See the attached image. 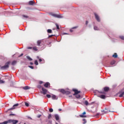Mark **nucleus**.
Masks as SVG:
<instances>
[{
	"instance_id": "nucleus-1",
	"label": "nucleus",
	"mask_w": 124,
	"mask_h": 124,
	"mask_svg": "<svg viewBox=\"0 0 124 124\" xmlns=\"http://www.w3.org/2000/svg\"><path fill=\"white\" fill-rule=\"evenodd\" d=\"M9 64H10V62H7L5 65L2 66L0 67L1 69H7L9 67Z\"/></svg>"
},
{
	"instance_id": "nucleus-2",
	"label": "nucleus",
	"mask_w": 124,
	"mask_h": 124,
	"mask_svg": "<svg viewBox=\"0 0 124 124\" xmlns=\"http://www.w3.org/2000/svg\"><path fill=\"white\" fill-rule=\"evenodd\" d=\"M17 106H19V104H15L13 106V108L8 109L7 110H5V113H7L8 112V111H10V110H13V109H15L16 108L15 107H17Z\"/></svg>"
},
{
	"instance_id": "nucleus-3",
	"label": "nucleus",
	"mask_w": 124,
	"mask_h": 124,
	"mask_svg": "<svg viewBox=\"0 0 124 124\" xmlns=\"http://www.w3.org/2000/svg\"><path fill=\"white\" fill-rule=\"evenodd\" d=\"M73 92H74V93L73 94V95H76L78 94V93H81V91H78L77 89H73Z\"/></svg>"
},
{
	"instance_id": "nucleus-4",
	"label": "nucleus",
	"mask_w": 124,
	"mask_h": 124,
	"mask_svg": "<svg viewBox=\"0 0 124 124\" xmlns=\"http://www.w3.org/2000/svg\"><path fill=\"white\" fill-rule=\"evenodd\" d=\"M94 15L95 16V18L97 21V22H100V18H99V16H98V15H97L96 13H94Z\"/></svg>"
},
{
	"instance_id": "nucleus-5",
	"label": "nucleus",
	"mask_w": 124,
	"mask_h": 124,
	"mask_svg": "<svg viewBox=\"0 0 124 124\" xmlns=\"http://www.w3.org/2000/svg\"><path fill=\"white\" fill-rule=\"evenodd\" d=\"M102 113H103V114H107L108 113H109V112H110V111H109V110L107 108H105V109H103L101 110Z\"/></svg>"
},
{
	"instance_id": "nucleus-6",
	"label": "nucleus",
	"mask_w": 124,
	"mask_h": 124,
	"mask_svg": "<svg viewBox=\"0 0 124 124\" xmlns=\"http://www.w3.org/2000/svg\"><path fill=\"white\" fill-rule=\"evenodd\" d=\"M52 16L53 17H55V18H62V16L57 15V14H53Z\"/></svg>"
},
{
	"instance_id": "nucleus-7",
	"label": "nucleus",
	"mask_w": 124,
	"mask_h": 124,
	"mask_svg": "<svg viewBox=\"0 0 124 124\" xmlns=\"http://www.w3.org/2000/svg\"><path fill=\"white\" fill-rule=\"evenodd\" d=\"M42 90L43 91V94H46L47 93V90L44 88H42Z\"/></svg>"
},
{
	"instance_id": "nucleus-8",
	"label": "nucleus",
	"mask_w": 124,
	"mask_h": 124,
	"mask_svg": "<svg viewBox=\"0 0 124 124\" xmlns=\"http://www.w3.org/2000/svg\"><path fill=\"white\" fill-rule=\"evenodd\" d=\"M86 115V112H85V111H84V112H83L82 115H79V116H80V118H86L87 116H86V115Z\"/></svg>"
},
{
	"instance_id": "nucleus-9",
	"label": "nucleus",
	"mask_w": 124,
	"mask_h": 124,
	"mask_svg": "<svg viewBox=\"0 0 124 124\" xmlns=\"http://www.w3.org/2000/svg\"><path fill=\"white\" fill-rule=\"evenodd\" d=\"M109 90H110V88H109V87H105V88H104V92H109Z\"/></svg>"
},
{
	"instance_id": "nucleus-10",
	"label": "nucleus",
	"mask_w": 124,
	"mask_h": 124,
	"mask_svg": "<svg viewBox=\"0 0 124 124\" xmlns=\"http://www.w3.org/2000/svg\"><path fill=\"white\" fill-rule=\"evenodd\" d=\"M49 86H50V83L49 82H46L44 84V87H45V88H48Z\"/></svg>"
},
{
	"instance_id": "nucleus-11",
	"label": "nucleus",
	"mask_w": 124,
	"mask_h": 124,
	"mask_svg": "<svg viewBox=\"0 0 124 124\" xmlns=\"http://www.w3.org/2000/svg\"><path fill=\"white\" fill-rule=\"evenodd\" d=\"M54 117H55L56 121H59V120H60V117H59V115L58 114H55L54 115Z\"/></svg>"
},
{
	"instance_id": "nucleus-12",
	"label": "nucleus",
	"mask_w": 124,
	"mask_h": 124,
	"mask_svg": "<svg viewBox=\"0 0 124 124\" xmlns=\"http://www.w3.org/2000/svg\"><path fill=\"white\" fill-rule=\"evenodd\" d=\"M22 89L23 90H30V89H31V87L29 86H25L22 87Z\"/></svg>"
},
{
	"instance_id": "nucleus-13",
	"label": "nucleus",
	"mask_w": 124,
	"mask_h": 124,
	"mask_svg": "<svg viewBox=\"0 0 124 124\" xmlns=\"http://www.w3.org/2000/svg\"><path fill=\"white\" fill-rule=\"evenodd\" d=\"M29 5H33L34 4V1L31 0L29 2Z\"/></svg>"
},
{
	"instance_id": "nucleus-14",
	"label": "nucleus",
	"mask_w": 124,
	"mask_h": 124,
	"mask_svg": "<svg viewBox=\"0 0 124 124\" xmlns=\"http://www.w3.org/2000/svg\"><path fill=\"white\" fill-rule=\"evenodd\" d=\"M42 43V40H38L37 42V46H40V44Z\"/></svg>"
},
{
	"instance_id": "nucleus-15",
	"label": "nucleus",
	"mask_w": 124,
	"mask_h": 124,
	"mask_svg": "<svg viewBox=\"0 0 124 124\" xmlns=\"http://www.w3.org/2000/svg\"><path fill=\"white\" fill-rule=\"evenodd\" d=\"M77 28H78V26H75V27H73L70 30V32H73V30H74V29H77Z\"/></svg>"
},
{
	"instance_id": "nucleus-16",
	"label": "nucleus",
	"mask_w": 124,
	"mask_h": 124,
	"mask_svg": "<svg viewBox=\"0 0 124 124\" xmlns=\"http://www.w3.org/2000/svg\"><path fill=\"white\" fill-rule=\"evenodd\" d=\"M115 63H116V61H115V60H112L110 62V65H114V64H115Z\"/></svg>"
},
{
	"instance_id": "nucleus-17",
	"label": "nucleus",
	"mask_w": 124,
	"mask_h": 124,
	"mask_svg": "<svg viewBox=\"0 0 124 124\" xmlns=\"http://www.w3.org/2000/svg\"><path fill=\"white\" fill-rule=\"evenodd\" d=\"M17 63V61H14L12 62V65H15V64H16Z\"/></svg>"
},
{
	"instance_id": "nucleus-18",
	"label": "nucleus",
	"mask_w": 124,
	"mask_h": 124,
	"mask_svg": "<svg viewBox=\"0 0 124 124\" xmlns=\"http://www.w3.org/2000/svg\"><path fill=\"white\" fill-rule=\"evenodd\" d=\"M60 92L62 93H63V94H65V90H64V89H61L60 90Z\"/></svg>"
},
{
	"instance_id": "nucleus-19",
	"label": "nucleus",
	"mask_w": 124,
	"mask_h": 124,
	"mask_svg": "<svg viewBox=\"0 0 124 124\" xmlns=\"http://www.w3.org/2000/svg\"><path fill=\"white\" fill-rule=\"evenodd\" d=\"M100 97L101 98H102V99H105V97H106V96H105V95L102 94L100 96Z\"/></svg>"
},
{
	"instance_id": "nucleus-20",
	"label": "nucleus",
	"mask_w": 124,
	"mask_h": 124,
	"mask_svg": "<svg viewBox=\"0 0 124 124\" xmlns=\"http://www.w3.org/2000/svg\"><path fill=\"white\" fill-rule=\"evenodd\" d=\"M33 51H38V49L37 46H34L32 47Z\"/></svg>"
},
{
	"instance_id": "nucleus-21",
	"label": "nucleus",
	"mask_w": 124,
	"mask_h": 124,
	"mask_svg": "<svg viewBox=\"0 0 124 124\" xmlns=\"http://www.w3.org/2000/svg\"><path fill=\"white\" fill-rule=\"evenodd\" d=\"M93 29L94 30V31H99V29L98 27L96 26H94Z\"/></svg>"
},
{
	"instance_id": "nucleus-22",
	"label": "nucleus",
	"mask_w": 124,
	"mask_h": 124,
	"mask_svg": "<svg viewBox=\"0 0 124 124\" xmlns=\"http://www.w3.org/2000/svg\"><path fill=\"white\" fill-rule=\"evenodd\" d=\"M113 58H118V54L117 53H115L113 55H112Z\"/></svg>"
},
{
	"instance_id": "nucleus-23",
	"label": "nucleus",
	"mask_w": 124,
	"mask_h": 124,
	"mask_svg": "<svg viewBox=\"0 0 124 124\" xmlns=\"http://www.w3.org/2000/svg\"><path fill=\"white\" fill-rule=\"evenodd\" d=\"M123 92L119 95V97H123L124 95V91H123Z\"/></svg>"
},
{
	"instance_id": "nucleus-24",
	"label": "nucleus",
	"mask_w": 124,
	"mask_h": 124,
	"mask_svg": "<svg viewBox=\"0 0 124 124\" xmlns=\"http://www.w3.org/2000/svg\"><path fill=\"white\" fill-rule=\"evenodd\" d=\"M65 94H70V91H65Z\"/></svg>"
},
{
	"instance_id": "nucleus-25",
	"label": "nucleus",
	"mask_w": 124,
	"mask_h": 124,
	"mask_svg": "<svg viewBox=\"0 0 124 124\" xmlns=\"http://www.w3.org/2000/svg\"><path fill=\"white\" fill-rule=\"evenodd\" d=\"M52 99H57V96L55 95H52L51 96Z\"/></svg>"
},
{
	"instance_id": "nucleus-26",
	"label": "nucleus",
	"mask_w": 124,
	"mask_h": 124,
	"mask_svg": "<svg viewBox=\"0 0 124 124\" xmlns=\"http://www.w3.org/2000/svg\"><path fill=\"white\" fill-rule=\"evenodd\" d=\"M9 122V120L8 121H4V122L0 123V124H7Z\"/></svg>"
},
{
	"instance_id": "nucleus-27",
	"label": "nucleus",
	"mask_w": 124,
	"mask_h": 124,
	"mask_svg": "<svg viewBox=\"0 0 124 124\" xmlns=\"http://www.w3.org/2000/svg\"><path fill=\"white\" fill-rule=\"evenodd\" d=\"M76 97L77 98H80L81 97V95L77 94V95H76Z\"/></svg>"
},
{
	"instance_id": "nucleus-28",
	"label": "nucleus",
	"mask_w": 124,
	"mask_h": 124,
	"mask_svg": "<svg viewBox=\"0 0 124 124\" xmlns=\"http://www.w3.org/2000/svg\"><path fill=\"white\" fill-rule=\"evenodd\" d=\"M48 33H52V30L48 29L47 31Z\"/></svg>"
},
{
	"instance_id": "nucleus-29",
	"label": "nucleus",
	"mask_w": 124,
	"mask_h": 124,
	"mask_svg": "<svg viewBox=\"0 0 124 124\" xmlns=\"http://www.w3.org/2000/svg\"><path fill=\"white\" fill-rule=\"evenodd\" d=\"M84 104H85L86 106H88V105H89V102H88V101H85Z\"/></svg>"
},
{
	"instance_id": "nucleus-30",
	"label": "nucleus",
	"mask_w": 124,
	"mask_h": 124,
	"mask_svg": "<svg viewBox=\"0 0 124 124\" xmlns=\"http://www.w3.org/2000/svg\"><path fill=\"white\" fill-rule=\"evenodd\" d=\"M55 25L56 26L57 29L59 30L60 29V26H59V24H58L57 23H56Z\"/></svg>"
},
{
	"instance_id": "nucleus-31",
	"label": "nucleus",
	"mask_w": 124,
	"mask_h": 124,
	"mask_svg": "<svg viewBox=\"0 0 124 124\" xmlns=\"http://www.w3.org/2000/svg\"><path fill=\"white\" fill-rule=\"evenodd\" d=\"M27 59H28V60L29 61H32V59L31 58L30 56H27Z\"/></svg>"
},
{
	"instance_id": "nucleus-32",
	"label": "nucleus",
	"mask_w": 124,
	"mask_h": 124,
	"mask_svg": "<svg viewBox=\"0 0 124 124\" xmlns=\"http://www.w3.org/2000/svg\"><path fill=\"white\" fill-rule=\"evenodd\" d=\"M34 63L36 65H38V62L37 61V60H35Z\"/></svg>"
},
{
	"instance_id": "nucleus-33",
	"label": "nucleus",
	"mask_w": 124,
	"mask_h": 124,
	"mask_svg": "<svg viewBox=\"0 0 124 124\" xmlns=\"http://www.w3.org/2000/svg\"><path fill=\"white\" fill-rule=\"evenodd\" d=\"M22 17H23V18H29L28 16H26L25 15H22Z\"/></svg>"
},
{
	"instance_id": "nucleus-34",
	"label": "nucleus",
	"mask_w": 124,
	"mask_h": 124,
	"mask_svg": "<svg viewBox=\"0 0 124 124\" xmlns=\"http://www.w3.org/2000/svg\"><path fill=\"white\" fill-rule=\"evenodd\" d=\"M25 106H26L27 107H29L30 105L27 102H25Z\"/></svg>"
},
{
	"instance_id": "nucleus-35",
	"label": "nucleus",
	"mask_w": 124,
	"mask_h": 124,
	"mask_svg": "<svg viewBox=\"0 0 124 124\" xmlns=\"http://www.w3.org/2000/svg\"><path fill=\"white\" fill-rule=\"evenodd\" d=\"M52 118V115L51 114H49L48 116V119H50Z\"/></svg>"
},
{
	"instance_id": "nucleus-36",
	"label": "nucleus",
	"mask_w": 124,
	"mask_h": 124,
	"mask_svg": "<svg viewBox=\"0 0 124 124\" xmlns=\"http://www.w3.org/2000/svg\"><path fill=\"white\" fill-rule=\"evenodd\" d=\"M49 112L52 113V112H53L54 111V110L53 109V108H49Z\"/></svg>"
},
{
	"instance_id": "nucleus-37",
	"label": "nucleus",
	"mask_w": 124,
	"mask_h": 124,
	"mask_svg": "<svg viewBox=\"0 0 124 124\" xmlns=\"http://www.w3.org/2000/svg\"><path fill=\"white\" fill-rule=\"evenodd\" d=\"M120 38H121V39H122V40H124V36H121L120 37Z\"/></svg>"
},
{
	"instance_id": "nucleus-38",
	"label": "nucleus",
	"mask_w": 124,
	"mask_h": 124,
	"mask_svg": "<svg viewBox=\"0 0 124 124\" xmlns=\"http://www.w3.org/2000/svg\"><path fill=\"white\" fill-rule=\"evenodd\" d=\"M4 81L0 80V84H4Z\"/></svg>"
},
{
	"instance_id": "nucleus-39",
	"label": "nucleus",
	"mask_w": 124,
	"mask_h": 124,
	"mask_svg": "<svg viewBox=\"0 0 124 124\" xmlns=\"http://www.w3.org/2000/svg\"><path fill=\"white\" fill-rule=\"evenodd\" d=\"M46 97H47L48 98H51V95L46 94Z\"/></svg>"
},
{
	"instance_id": "nucleus-40",
	"label": "nucleus",
	"mask_w": 124,
	"mask_h": 124,
	"mask_svg": "<svg viewBox=\"0 0 124 124\" xmlns=\"http://www.w3.org/2000/svg\"><path fill=\"white\" fill-rule=\"evenodd\" d=\"M53 36H55V35H50L48 36L49 38H50V37H52Z\"/></svg>"
},
{
	"instance_id": "nucleus-41",
	"label": "nucleus",
	"mask_w": 124,
	"mask_h": 124,
	"mask_svg": "<svg viewBox=\"0 0 124 124\" xmlns=\"http://www.w3.org/2000/svg\"><path fill=\"white\" fill-rule=\"evenodd\" d=\"M29 67L31 68V69H33V68H34L33 66H29Z\"/></svg>"
},
{
	"instance_id": "nucleus-42",
	"label": "nucleus",
	"mask_w": 124,
	"mask_h": 124,
	"mask_svg": "<svg viewBox=\"0 0 124 124\" xmlns=\"http://www.w3.org/2000/svg\"><path fill=\"white\" fill-rule=\"evenodd\" d=\"M9 116H16L15 114H10Z\"/></svg>"
},
{
	"instance_id": "nucleus-43",
	"label": "nucleus",
	"mask_w": 124,
	"mask_h": 124,
	"mask_svg": "<svg viewBox=\"0 0 124 124\" xmlns=\"http://www.w3.org/2000/svg\"><path fill=\"white\" fill-rule=\"evenodd\" d=\"M27 49H32V47L28 46V47H27Z\"/></svg>"
},
{
	"instance_id": "nucleus-44",
	"label": "nucleus",
	"mask_w": 124,
	"mask_h": 124,
	"mask_svg": "<svg viewBox=\"0 0 124 124\" xmlns=\"http://www.w3.org/2000/svg\"><path fill=\"white\" fill-rule=\"evenodd\" d=\"M39 83V84H40V85H41V84H43V81H40Z\"/></svg>"
},
{
	"instance_id": "nucleus-45",
	"label": "nucleus",
	"mask_w": 124,
	"mask_h": 124,
	"mask_svg": "<svg viewBox=\"0 0 124 124\" xmlns=\"http://www.w3.org/2000/svg\"><path fill=\"white\" fill-rule=\"evenodd\" d=\"M38 88L39 89H40V88H41V85H38Z\"/></svg>"
},
{
	"instance_id": "nucleus-46",
	"label": "nucleus",
	"mask_w": 124,
	"mask_h": 124,
	"mask_svg": "<svg viewBox=\"0 0 124 124\" xmlns=\"http://www.w3.org/2000/svg\"><path fill=\"white\" fill-rule=\"evenodd\" d=\"M88 24H89V22L88 21V20L86 21V25H88Z\"/></svg>"
},
{
	"instance_id": "nucleus-47",
	"label": "nucleus",
	"mask_w": 124,
	"mask_h": 124,
	"mask_svg": "<svg viewBox=\"0 0 124 124\" xmlns=\"http://www.w3.org/2000/svg\"><path fill=\"white\" fill-rule=\"evenodd\" d=\"M37 117V118H40V117H41V115H38Z\"/></svg>"
},
{
	"instance_id": "nucleus-48",
	"label": "nucleus",
	"mask_w": 124,
	"mask_h": 124,
	"mask_svg": "<svg viewBox=\"0 0 124 124\" xmlns=\"http://www.w3.org/2000/svg\"><path fill=\"white\" fill-rule=\"evenodd\" d=\"M39 62H42V60L41 59H39Z\"/></svg>"
},
{
	"instance_id": "nucleus-49",
	"label": "nucleus",
	"mask_w": 124,
	"mask_h": 124,
	"mask_svg": "<svg viewBox=\"0 0 124 124\" xmlns=\"http://www.w3.org/2000/svg\"><path fill=\"white\" fill-rule=\"evenodd\" d=\"M100 93H105L104 92H100Z\"/></svg>"
},
{
	"instance_id": "nucleus-50",
	"label": "nucleus",
	"mask_w": 124,
	"mask_h": 124,
	"mask_svg": "<svg viewBox=\"0 0 124 124\" xmlns=\"http://www.w3.org/2000/svg\"><path fill=\"white\" fill-rule=\"evenodd\" d=\"M28 119H30V120H32V118H31V117H28Z\"/></svg>"
},
{
	"instance_id": "nucleus-51",
	"label": "nucleus",
	"mask_w": 124,
	"mask_h": 124,
	"mask_svg": "<svg viewBox=\"0 0 124 124\" xmlns=\"http://www.w3.org/2000/svg\"><path fill=\"white\" fill-rule=\"evenodd\" d=\"M24 55V54L22 53L19 57H22V56H23Z\"/></svg>"
},
{
	"instance_id": "nucleus-52",
	"label": "nucleus",
	"mask_w": 124,
	"mask_h": 124,
	"mask_svg": "<svg viewBox=\"0 0 124 124\" xmlns=\"http://www.w3.org/2000/svg\"><path fill=\"white\" fill-rule=\"evenodd\" d=\"M30 64L31 65H32V64H33V63H32V62H30Z\"/></svg>"
},
{
	"instance_id": "nucleus-53",
	"label": "nucleus",
	"mask_w": 124,
	"mask_h": 124,
	"mask_svg": "<svg viewBox=\"0 0 124 124\" xmlns=\"http://www.w3.org/2000/svg\"><path fill=\"white\" fill-rule=\"evenodd\" d=\"M98 115H99V113H97L96 116H98Z\"/></svg>"
},
{
	"instance_id": "nucleus-54",
	"label": "nucleus",
	"mask_w": 124,
	"mask_h": 124,
	"mask_svg": "<svg viewBox=\"0 0 124 124\" xmlns=\"http://www.w3.org/2000/svg\"><path fill=\"white\" fill-rule=\"evenodd\" d=\"M69 97H72V95L69 96Z\"/></svg>"
},
{
	"instance_id": "nucleus-55",
	"label": "nucleus",
	"mask_w": 124,
	"mask_h": 124,
	"mask_svg": "<svg viewBox=\"0 0 124 124\" xmlns=\"http://www.w3.org/2000/svg\"><path fill=\"white\" fill-rule=\"evenodd\" d=\"M59 111H62V109L61 108L59 109Z\"/></svg>"
},
{
	"instance_id": "nucleus-56",
	"label": "nucleus",
	"mask_w": 124,
	"mask_h": 124,
	"mask_svg": "<svg viewBox=\"0 0 124 124\" xmlns=\"http://www.w3.org/2000/svg\"><path fill=\"white\" fill-rule=\"evenodd\" d=\"M63 34H67L66 33H63Z\"/></svg>"
},
{
	"instance_id": "nucleus-57",
	"label": "nucleus",
	"mask_w": 124,
	"mask_h": 124,
	"mask_svg": "<svg viewBox=\"0 0 124 124\" xmlns=\"http://www.w3.org/2000/svg\"><path fill=\"white\" fill-rule=\"evenodd\" d=\"M122 91H124V88L122 89Z\"/></svg>"
},
{
	"instance_id": "nucleus-58",
	"label": "nucleus",
	"mask_w": 124,
	"mask_h": 124,
	"mask_svg": "<svg viewBox=\"0 0 124 124\" xmlns=\"http://www.w3.org/2000/svg\"><path fill=\"white\" fill-rule=\"evenodd\" d=\"M83 121H86V120L85 119H83Z\"/></svg>"
},
{
	"instance_id": "nucleus-59",
	"label": "nucleus",
	"mask_w": 124,
	"mask_h": 124,
	"mask_svg": "<svg viewBox=\"0 0 124 124\" xmlns=\"http://www.w3.org/2000/svg\"><path fill=\"white\" fill-rule=\"evenodd\" d=\"M56 124H58V123H56Z\"/></svg>"
},
{
	"instance_id": "nucleus-60",
	"label": "nucleus",
	"mask_w": 124,
	"mask_h": 124,
	"mask_svg": "<svg viewBox=\"0 0 124 124\" xmlns=\"http://www.w3.org/2000/svg\"><path fill=\"white\" fill-rule=\"evenodd\" d=\"M24 124H26V123H24Z\"/></svg>"
}]
</instances>
